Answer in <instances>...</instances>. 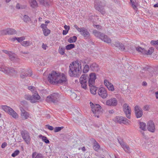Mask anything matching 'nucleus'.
I'll use <instances>...</instances> for the list:
<instances>
[{
	"label": "nucleus",
	"instance_id": "nucleus-7",
	"mask_svg": "<svg viewBox=\"0 0 158 158\" xmlns=\"http://www.w3.org/2000/svg\"><path fill=\"white\" fill-rule=\"evenodd\" d=\"M19 76L23 79H26L28 77H32V72L31 70H26L24 69H20L19 71Z\"/></svg>",
	"mask_w": 158,
	"mask_h": 158
},
{
	"label": "nucleus",
	"instance_id": "nucleus-29",
	"mask_svg": "<svg viewBox=\"0 0 158 158\" xmlns=\"http://www.w3.org/2000/svg\"><path fill=\"white\" fill-rule=\"evenodd\" d=\"M32 156V158H44V157L42 154L40 153L37 154L36 152H33Z\"/></svg>",
	"mask_w": 158,
	"mask_h": 158
},
{
	"label": "nucleus",
	"instance_id": "nucleus-50",
	"mask_svg": "<svg viewBox=\"0 0 158 158\" xmlns=\"http://www.w3.org/2000/svg\"><path fill=\"white\" fill-rule=\"evenodd\" d=\"M64 128L63 127H56L54 129V132H57L61 131L62 129Z\"/></svg>",
	"mask_w": 158,
	"mask_h": 158
},
{
	"label": "nucleus",
	"instance_id": "nucleus-1",
	"mask_svg": "<svg viewBox=\"0 0 158 158\" xmlns=\"http://www.w3.org/2000/svg\"><path fill=\"white\" fill-rule=\"evenodd\" d=\"M81 65L80 62L77 60L71 63L69 65L68 73L71 77H77L81 74Z\"/></svg>",
	"mask_w": 158,
	"mask_h": 158
},
{
	"label": "nucleus",
	"instance_id": "nucleus-32",
	"mask_svg": "<svg viewBox=\"0 0 158 158\" xmlns=\"http://www.w3.org/2000/svg\"><path fill=\"white\" fill-rule=\"evenodd\" d=\"M40 4L45 6H49V0H39Z\"/></svg>",
	"mask_w": 158,
	"mask_h": 158
},
{
	"label": "nucleus",
	"instance_id": "nucleus-12",
	"mask_svg": "<svg viewBox=\"0 0 158 158\" xmlns=\"http://www.w3.org/2000/svg\"><path fill=\"white\" fill-rule=\"evenodd\" d=\"M118 140L119 143L126 152L128 153L130 152V148L129 146L127 145L123 141V139L119 137V138H118Z\"/></svg>",
	"mask_w": 158,
	"mask_h": 158
},
{
	"label": "nucleus",
	"instance_id": "nucleus-44",
	"mask_svg": "<svg viewBox=\"0 0 158 158\" xmlns=\"http://www.w3.org/2000/svg\"><path fill=\"white\" fill-rule=\"evenodd\" d=\"M23 20L26 23L29 22L31 20V18L27 15H25L23 16Z\"/></svg>",
	"mask_w": 158,
	"mask_h": 158
},
{
	"label": "nucleus",
	"instance_id": "nucleus-60",
	"mask_svg": "<svg viewBox=\"0 0 158 158\" xmlns=\"http://www.w3.org/2000/svg\"><path fill=\"white\" fill-rule=\"evenodd\" d=\"M64 28L66 30L68 31L70 29V26H67L66 25H65L64 26Z\"/></svg>",
	"mask_w": 158,
	"mask_h": 158
},
{
	"label": "nucleus",
	"instance_id": "nucleus-23",
	"mask_svg": "<svg viewBox=\"0 0 158 158\" xmlns=\"http://www.w3.org/2000/svg\"><path fill=\"white\" fill-rule=\"evenodd\" d=\"M111 45L113 47L115 46L118 48L119 49L123 51L125 50V48L124 45L118 41L115 42L114 43L112 44Z\"/></svg>",
	"mask_w": 158,
	"mask_h": 158
},
{
	"label": "nucleus",
	"instance_id": "nucleus-8",
	"mask_svg": "<svg viewBox=\"0 0 158 158\" xmlns=\"http://www.w3.org/2000/svg\"><path fill=\"white\" fill-rule=\"evenodd\" d=\"M35 92L32 96L30 95H25L24 97V98L30 101L31 103H36L38 102L37 100H39L40 97L37 92L35 91Z\"/></svg>",
	"mask_w": 158,
	"mask_h": 158
},
{
	"label": "nucleus",
	"instance_id": "nucleus-30",
	"mask_svg": "<svg viewBox=\"0 0 158 158\" xmlns=\"http://www.w3.org/2000/svg\"><path fill=\"white\" fill-rule=\"evenodd\" d=\"M94 84H93L92 85L89 86L90 87V90L91 93L94 94H96V90L98 89V87L94 86Z\"/></svg>",
	"mask_w": 158,
	"mask_h": 158
},
{
	"label": "nucleus",
	"instance_id": "nucleus-22",
	"mask_svg": "<svg viewBox=\"0 0 158 158\" xmlns=\"http://www.w3.org/2000/svg\"><path fill=\"white\" fill-rule=\"evenodd\" d=\"M7 53L9 56L10 59L11 61L15 62L18 61L19 60V58L15 53L10 52H8Z\"/></svg>",
	"mask_w": 158,
	"mask_h": 158
},
{
	"label": "nucleus",
	"instance_id": "nucleus-33",
	"mask_svg": "<svg viewBox=\"0 0 158 158\" xmlns=\"http://www.w3.org/2000/svg\"><path fill=\"white\" fill-rule=\"evenodd\" d=\"M131 109H123V111L125 113L126 117L128 118H131Z\"/></svg>",
	"mask_w": 158,
	"mask_h": 158
},
{
	"label": "nucleus",
	"instance_id": "nucleus-40",
	"mask_svg": "<svg viewBox=\"0 0 158 158\" xmlns=\"http://www.w3.org/2000/svg\"><path fill=\"white\" fill-rule=\"evenodd\" d=\"M23 46L27 47L31 45V43L28 41H24L21 44Z\"/></svg>",
	"mask_w": 158,
	"mask_h": 158
},
{
	"label": "nucleus",
	"instance_id": "nucleus-18",
	"mask_svg": "<svg viewBox=\"0 0 158 158\" xmlns=\"http://www.w3.org/2000/svg\"><path fill=\"white\" fill-rule=\"evenodd\" d=\"M117 100L115 98H112L107 100L106 105L110 106H115L117 105Z\"/></svg>",
	"mask_w": 158,
	"mask_h": 158
},
{
	"label": "nucleus",
	"instance_id": "nucleus-35",
	"mask_svg": "<svg viewBox=\"0 0 158 158\" xmlns=\"http://www.w3.org/2000/svg\"><path fill=\"white\" fill-rule=\"evenodd\" d=\"M90 105L91 109H101V107L99 104H94L92 102H90Z\"/></svg>",
	"mask_w": 158,
	"mask_h": 158
},
{
	"label": "nucleus",
	"instance_id": "nucleus-13",
	"mask_svg": "<svg viewBox=\"0 0 158 158\" xmlns=\"http://www.w3.org/2000/svg\"><path fill=\"white\" fill-rule=\"evenodd\" d=\"M67 83L68 80L66 76L64 73H62L61 75L60 73V77L58 78V80H57V84H66Z\"/></svg>",
	"mask_w": 158,
	"mask_h": 158
},
{
	"label": "nucleus",
	"instance_id": "nucleus-27",
	"mask_svg": "<svg viewBox=\"0 0 158 158\" xmlns=\"http://www.w3.org/2000/svg\"><path fill=\"white\" fill-rule=\"evenodd\" d=\"M130 3L131 7L134 9L136 12H137V3L136 2L135 0H130Z\"/></svg>",
	"mask_w": 158,
	"mask_h": 158
},
{
	"label": "nucleus",
	"instance_id": "nucleus-51",
	"mask_svg": "<svg viewBox=\"0 0 158 158\" xmlns=\"http://www.w3.org/2000/svg\"><path fill=\"white\" fill-rule=\"evenodd\" d=\"M107 88L109 90L111 91H113L114 90V86L111 83Z\"/></svg>",
	"mask_w": 158,
	"mask_h": 158
},
{
	"label": "nucleus",
	"instance_id": "nucleus-24",
	"mask_svg": "<svg viewBox=\"0 0 158 158\" xmlns=\"http://www.w3.org/2000/svg\"><path fill=\"white\" fill-rule=\"evenodd\" d=\"M91 71L93 72H98L99 70L98 65L95 63H93L90 65Z\"/></svg>",
	"mask_w": 158,
	"mask_h": 158
},
{
	"label": "nucleus",
	"instance_id": "nucleus-26",
	"mask_svg": "<svg viewBox=\"0 0 158 158\" xmlns=\"http://www.w3.org/2000/svg\"><path fill=\"white\" fill-rule=\"evenodd\" d=\"M92 112L94 114L95 116L97 118H99V114L102 113V110L103 109H91Z\"/></svg>",
	"mask_w": 158,
	"mask_h": 158
},
{
	"label": "nucleus",
	"instance_id": "nucleus-19",
	"mask_svg": "<svg viewBox=\"0 0 158 158\" xmlns=\"http://www.w3.org/2000/svg\"><path fill=\"white\" fill-rule=\"evenodd\" d=\"M147 125L148 131L152 132H154L155 127L154 122L152 120L149 121L147 123Z\"/></svg>",
	"mask_w": 158,
	"mask_h": 158
},
{
	"label": "nucleus",
	"instance_id": "nucleus-37",
	"mask_svg": "<svg viewBox=\"0 0 158 158\" xmlns=\"http://www.w3.org/2000/svg\"><path fill=\"white\" fill-rule=\"evenodd\" d=\"M77 40V37L75 36H74L72 37H71L69 38L68 41L70 43H74L76 42Z\"/></svg>",
	"mask_w": 158,
	"mask_h": 158
},
{
	"label": "nucleus",
	"instance_id": "nucleus-61",
	"mask_svg": "<svg viewBox=\"0 0 158 158\" xmlns=\"http://www.w3.org/2000/svg\"><path fill=\"white\" fill-rule=\"evenodd\" d=\"M143 112L140 109H139V118L141 117L143 115Z\"/></svg>",
	"mask_w": 158,
	"mask_h": 158
},
{
	"label": "nucleus",
	"instance_id": "nucleus-48",
	"mask_svg": "<svg viewBox=\"0 0 158 158\" xmlns=\"http://www.w3.org/2000/svg\"><path fill=\"white\" fill-rule=\"evenodd\" d=\"M7 29L0 31V35H7Z\"/></svg>",
	"mask_w": 158,
	"mask_h": 158
},
{
	"label": "nucleus",
	"instance_id": "nucleus-21",
	"mask_svg": "<svg viewBox=\"0 0 158 158\" xmlns=\"http://www.w3.org/2000/svg\"><path fill=\"white\" fill-rule=\"evenodd\" d=\"M21 118L22 120H25L29 117V113L26 111L24 109H21Z\"/></svg>",
	"mask_w": 158,
	"mask_h": 158
},
{
	"label": "nucleus",
	"instance_id": "nucleus-31",
	"mask_svg": "<svg viewBox=\"0 0 158 158\" xmlns=\"http://www.w3.org/2000/svg\"><path fill=\"white\" fill-rule=\"evenodd\" d=\"M39 137L41 139L42 141L48 144L50 143V141L46 136L40 135H39Z\"/></svg>",
	"mask_w": 158,
	"mask_h": 158
},
{
	"label": "nucleus",
	"instance_id": "nucleus-3",
	"mask_svg": "<svg viewBox=\"0 0 158 158\" xmlns=\"http://www.w3.org/2000/svg\"><path fill=\"white\" fill-rule=\"evenodd\" d=\"M60 77V73L53 71L48 77V80L51 84L57 85V80Z\"/></svg>",
	"mask_w": 158,
	"mask_h": 158
},
{
	"label": "nucleus",
	"instance_id": "nucleus-4",
	"mask_svg": "<svg viewBox=\"0 0 158 158\" xmlns=\"http://www.w3.org/2000/svg\"><path fill=\"white\" fill-rule=\"evenodd\" d=\"M0 71L12 76H15L17 73L13 68L6 67L4 64H0Z\"/></svg>",
	"mask_w": 158,
	"mask_h": 158
},
{
	"label": "nucleus",
	"instance_id": "nucleus-28",
	"mask_svg": "<svg viewBox=\"0 0 158 158\" xmlns=\"http://www.w3.org/2000/svg\"><path fill=\"white\" fill-rule=\"evenodd\" d=\"M30 6L32 8H36L38 6V4L35 0H29Z\"/></svg>",
	"mask_w": 158,
	"mask_h": 158
},
{
	"label": "nucleus",
	"instance_id": "nucleus-15",
	"mask_svg": "<svg viewBox=\"0 0 158 158\" xmlns=\"http://www.w3.org/2000/svg\"><path fill=\"white\" fill-rule=\"evenodd\" d=\"M96 79V76L94 73H90L89 75V78L88 81L89 86L95 84V81Z\"/></svg>",
	"mask_w": 158,
	"mask_h": 158
},
{
	"label": "nucleus",
	"instance_id": "nucleus-11",
	"mask_svg": "<svg viewBox=\"0 0 158 158\" xmlns=\"http://www.w3.org/2000/svg\"><path fill=\"white\" fill-rule=\"evenodd\" d=\"M21 134L25 142L28 144L31 140L29 133L26 130L22 131H21Z\"/></svg>",
	"mask_w": 158,
	"mask_h": 158
},
{
	"label": "nucleus",
	"instance_id": "nucleus-62",
	"mask_svg": "<svg viewBox=\"0 0 158 158\" xmlns=\"http://www.w3.org/2000/svg\"><path fill=\"white\" fill-rule=\"evenodd\" d=\"M91 142L93 143V144L96 143V142H97L95 139L93 138H92L90 139Z\"/></svg>",
	"mask_w": 158,
	"mask_h": 158
},
{
	"label": "nucleus",
	"instance_id": "nucleus-46",
	"mask_svg": "<svg viewBox=\"0 0 158 158\" xmlns=\"http://www.w3.org/2000/svg\"><path fill=\"white\" fill-rule=\"evenodd\" d=\"M140 67L141 69V70H140V72L142 73H144L146 71V70L148 69V67L146 66V65L143 66L141 65V66H140Z\"/></svg>",
	"mask_w": 158,
	"mask_h": 158
},
{
	"label": "nucleus",
	"instance_id": "nucleus-59",
	"mask_svg": "<svg viewBox=\"0 0 158 158\" xmlns=\"http://www.w3.org/2000/svg\"><path fill=\"white\" fill-rule=\"evenodd\" d=\"M35 88V87H34L32 86H29L28 87V89L31 91H34Z\"/></svg>",
	"mask_w": 158,
	"mask_h": 158
},
{
	"label": "nucleus",
	"instance_id": "nucleus-42",
	"mask_svg": "<svg viewBox=\"0 0 158 158\" xmlns=\"http://www.w3.org/2000/svg\"><path fill=\"white\" fill-rule=\"evenodd\" d=\"M139 123L140 124V128L143 131L146 130V124L145 123L143 122H139Z\"/></svg>",
	"mask_w": 158,
	"mask_h": 158
},
{
	"label": "nucleus",
	"instance_id": "nucleus-45",
	"mask_svg": "<svg viewBox=\"0 0 158 158\" xmlns=\"http://www.w3.org/2000/svg\"><path fill=\"white\" fill-rule=\"evenodd\" d=\"M59 52L61 55L65 54L64 48L60 47L59 49Z\"/></svg>",
	"mask_w": 158,
	"mask_h": 158
},
{
	"label": "nucleus",
	"instance_id": "nucleus-25",
	"mask_svg": "<svg viewBox=\"0 0 158 158\" xmlns=\"http://www.w3.org/2000/svg\"><path fill=\"white\" fill-rule=\"evenodd\" d=\"M20 106V109H27L29 107L27 102L24 100L21 102Z\"/></svg>",
	"mask_w": 158,
	"mask_h": 158
},
{
	"label": "nucleus",
	"instance_id": "nucleus-36",
	"mask_svg": "<svg viewBox=\"0 0 158 158\" xmlns=\"http://www.w3.org/2000/svg\"><path fill=\"white\" fill-rule=\"evenodd\" d=\"M83 72L84 73H87L89 70L90 66L88 64H86L83 65Z\"/></svg>",
	"mask_w": 158,
	"mask_h": 158
},
{
	"label": "nucleus",
	"instance_id": "nucleus-64",
	"mask_svg": "<svg viewBox=\"0 0 158 158\" xmlns=\"http://www.w3.org/2000/svg\"><path fill=\"white\" fill-rule=\"evenodd\" d=\"M7 145V143L6 142H4L2 143L1 145V147L2 148H4Z\"/></svg>",
	"mask_w": 158,
	"mask_h": 158
},
{
	"label": "nucleus",
	"instance_id": "nucleus-41",
	"mask_svg": "<svg viewBox=\"0 0 158 158\" xmlns=\"http://www.w3.org/2000/svg\"><path fill=\"white\" fill-rule=\"evenodd\" d=\"M75 45L74 44H70L67 45L65 47V48L67 50H70L73 48H75Z\"/></svg>",
	"mask_w": 158,
	"mask_h": 158
},
{
	"label": "nucleus",
	"instance_id": "nucleus-34",
	"mask_svg": "<svg viewBox=\"0 0 158 158\" xmlns=\"http://www.w3.org/2000/svg\"><path fill=\"white\" fill-rule=\"evenodd\" d=\"M7 34L8 35H13L16 34V31L14 29L11 28H7Z\"/></svg>",
	"mask_w": 158,
	"mask_h": 158
},
{
	"label": "nucleus",
	"instance_id": "nucleus-6",
	"mask_svg": "<svg viewBox=\"0 0 158 158\" xmlns=\"http://www.w3.org/2000/svg\"><path fill=\"white\" fill-rule=\"evenodd\" d=\"M59 98L58 93H53L46 98V101L48 102L57 104L58 102Z\"/></svg>",
	"mask_w": 158,
	"mask_h": 158
},
{
	"label": "nucleus",
	"instance_id": "nucleus-47",
	"mask_svg": "<svg viewBox=\"0 0 158 158\" xmlns=\"http://www.w3.org/2000/svg\"><path fill=\"white\" fill-rule=\"evenodd\" d=\"M19 151L18 150H16L12 154L11 156L13 157H15L18 155L19 154Z\"/></svg>",
	"mask_w": 158,
	"mask_h": 158
},
{
	"label": "nucleus",
	"instance_id": "nucleus-52",
	"mask_svg": "<svg viewBox=\"0 0 158 158\" xmlns=\"http://www.w3.org/2000/svg\"><path fill=\"white\" fill-rule=\"evenodd\" d=\"M104 83L105 85L107 87H108L109 85L111 84V83H110L106 79L104 80Z\"/></svg>",
	"mask_w": 158,
	"mask_h": 158
},
{
	"label": "nucleus",
	"instance_id": "nucleus-14",
	"mask_svg": "<svg viewBox=\"0 0 158 158\" xmlns=\"http://www.w3.org/2000/svg\"><path fill=\"white\" fill-rule=\"evenodd\" d=\"M154 48L153 47L150 48L148 51L145 50L144 48H142L139 46V52H140L141 53L144 54L151 55L154 52Z\"/></svg>",
	"mask_w": 158,
	"mask_h": 158
},
{
	"label": "nucleus",
	"instance_id": "nucleus-9",
	"mask_svg": "<svg viewBox=\"0 0 158 158\" xmlns=\"http://www.w3.org/2000/svg\"><path fill=\"white\" fill-rule=\"evenodd\" d=\"M89 78L87 74H84L81 75L79 79L81 87L85 89H87V81Z\"/></svg>",
	"mask_w": 158,
	"mask_h": 158
},
{
	"label": "nucleus",
	"instance_id": "nucleus-5",
	"mask_svg": "<svg viewBox=\"0 0 158 158\" xmlns=\"http://www.w3.org/2000/svg\"><path fill=\"white\" fill-rule=\"evenodd\" d=\"M93 33L96 37L101 39L104 42L108 44L111 43V40L107 35L104 34L96 30H94L93 31Z\"/></svg>",
	"mask_w": 158,
	"mask_h": 158
},
{
	"label": "nucleus",
	"instance_id": "nucleus-39",
	"mask_svg": "<svg viewBox=\"0 0 158 158\" xmlns=\"http://www.w3.org/2000/svg\"><path fill=\"white\" fill-rule=\"evenodd\" d=\"M93 147L94 150L97 152L98 151L100 148V145L98 142H96V143L94 144Z\"/></svg>",
	"mask_w": 158,
	"mask_h": 158
},
{
	"label": "nucleus",
	"instance_id": "nucleus-56",
	"mask_svg": "<svg viewBox=\"0 0 158 158\" xmlns=\"http://www.w3.org/2000/svg\"><path fill=\"white\" fill-rule=\"evenodd\" d=\"M151 44L152 45H157L158 44V40L156 41L152 40L151 42Z\"/></svg>",
	"mask_w": 158,
	"mask_h": 158
},
{
	"label": "nucleus",
	"instance_id": "nucleus-16",
	"mask_svg": "<svg viewBox=\"0 0 158 158\" xmlns=\"http://www.w3.org/2000/svg\"><path fill=\"white\" fill-rule=\"evenodd\" d=\"M80 33L82 35L85 39H89L90 35L89 33L87 30L84 27H83L82 29L80 31Z\"/></svg>",
	"mask_w": 158,
	"mask_h": 158
},
{
	"label": "nucleus",
	"instance_id": "nucleus-10",
	"mask_svg": "<svg viewBox=\"0 0 158 158\" xmlns=\"http://www.w3.org/2000/svg\"><path fill=\"white\" fill-rule=\"evenodd\" d=\"M113 121L116 123H118L120 124L123 123L125 125L129 124L130 120L127 119L126 118L122 116H116L113 119Z\"/></svg>",
	"mask_w": 158,
	"mask_h": 158
},
{
	"label": "nucleus",
	"instance_id": "nucleus-63",
	"mask_svg": "<svg viewBox=\"0 0 158 158\" xmlns=\"http://www.w3.org/2000/svg\"><path fill=\"white\" fill-rule=\"evenodd\" d=\"M136 116L138 118V109H135Z\"/></svg>",
	"mask_w": 158,
	"mask_h": 158
},
{
	"label": "nucleus",
	"instance_id": "nucleus-53",
	"mask_svg": "<svg viewBox=\"0 0 158 158\" xmlns=\"http://www.w3.org/2000/svg\"><path fill=\"white\" fill-rule=\"evenodd\" d=\"M45 126L47 128L48 130L50 131L53 130L54 128L52 126H50L48 124L46 125Z\"/></svg>",
	"mask_w": 158,
	"mask_h": 158
},
{
	"label": "nucleus",
	"instance_id": "nucleus-2",
	"mask_svg": "<svg viewBox=\"0 0 158 158\" xmlns=\"http://www.w3.org/2000/svg\"><path fill=\"white\" fill-rule=\"evenodd\" d=\"M94 7L96 10L102 14L104 15L105 11L104 7L105 6L106 2L104 0H95Z\"/></svg>",
	"mask_w": 158,
	"mask_h": 158
},
{
	"label": "nucleus",
	"instance_id": "nucleus-49",
	"mask_svg": "<svg viewBox=\"0 0 158 158\" xmlns=\"http://www.w3.org/2000/svg\"><path fill=\"white\" fill-rule=\"evenodd\" d=\"M16 8L17 9H22L25 8L24 6L21 5L19 3H17L16 5Z\"/></svg>",
	"mask_w": 158,
	"mask_h": 158
},
{
	"label": "nucleus",
	"instance_id": "nucleus-20",
	"mask_svg": "<svg viewBox=\"0 0 158 158\" xmlns=\"http://www.w3.org/2000/svg\"><path fill=\"white\" fill-rule=\"evenodd\" d=\"M3 110L8 114L11 115L13 118L16 119L18 118V114L13 109H3Z\"/></svg>",
	"mask_w": 158,
	"mask_h": 158
},
{
	"label": "nucleus",
	"instance_id": "nucleus-17",
	"mask_svg": "<svg viewBox=\"0 0 158 158\" xmlns=\"http://www.w3.org/2000/svg\"><path fill=\"white\" fill-rule=\"evenodd\" d=\"M98 94L103 98H106L108 95L106 90L103 87H101L99 89Z\"/></svg>",
	"mask_w": 158,
	"mask_h": 158
},
{
	"label": "nucleus",
	"instance_id": "nucleus-54",
	"mask_svg": "<svg viewBox=\"0 0 158 158\" xmlns=\"http://www.w3.org/2000/svg\"><path fill=\"white\" fill-rule=\"evenodd\" d=\"M74 27L79 32H80V31L83 28V27H81V28L79 27H78V26L76 24H75L74 25Z\"/></svg>",
	"mask_w": 158,
	"mask_h": 158
},
{
	"label": "nucleus",
	"instance_id": "nucleus-58",
	"mask_svg": "<svg viewBox=\"0 0 158 158\" xmlns=\"http://www.w3.org/2000/svg\"><path fill=\"white\" fill-rule=\"evenodd\" d=\"M0 108H1L2 109H12L9 106H0Z\"/></svg>",
	"mask_w": 158,
	"mask_h": 158
},
{
	"label": "nucleus",
	"instance_id": "nucleus-38",
	"mask_svg": "<svg viewBox=\"0 0 158 158\" xmlns=\"http://www.w3.org/2000/svg\"><path fill=\"white\" fill-rule=\"evenodd\" d=\"M25 37L24 36H22L20 37H15L12 38V40H17L19 42H21L25 39Z\"/></svg>",
	"mask_w": 158,
	"mask_h": 158
},
{
	"label": "nucleus",
	"instance_id": "nucleus-57",
	"mask_svg": "<svg viewBox=\"0 0 158 158\" xmlns=\"http://www.w3.org/2000/svg\"><path fill=\"white\" fill-rule=\"evenodd\" d=\"M123 109H131L128 105L126 103L123 104Z\"/></svg>",
	"mask_w": 158,
	"mask_h": 158
},
{
	"label": "nucleus",
	"instance_id": "nucleus-55",
	"mask_svg": "<svg viewBox=\"0 0 158 158\" xmlns=\"http://www.w3.org/2000/svg\"><path fill=\"white\" fill-rule=\"evenodd\" d=\"M47 25L43 23L41 25L40 27L43 30L44 29H45L47 28Z\"/></svg>",
	"mask_w": 158,
	"mask_h": 158
},
{
	"label": "nucleus",
	"instance_id": "nucleus-43",
	"mask_svg": "<svg viewBox=\"0 0 158 158\" xmlns=\"http://www.w3.org/2000/svg\"><path fill=\"white\" fill-rule=\"evenodd\" d=\"M43 31L44 35L45 36H48L51 32L50 30L47 28L45 29H44L43 30Z\"/></svg>",
	"mask_w": 158,
	"mask_h": 158
}]
</instances>
